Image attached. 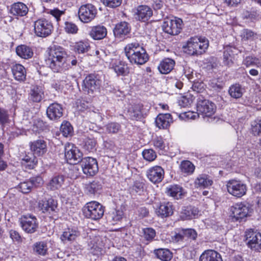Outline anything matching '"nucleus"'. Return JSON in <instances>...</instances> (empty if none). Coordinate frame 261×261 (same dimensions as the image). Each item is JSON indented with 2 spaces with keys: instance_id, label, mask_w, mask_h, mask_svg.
I'll return each instance as SVG.
<instances>
[{
  "instance_id": "obj_58",
  "label": "nucleus",
  "mask_w": 261,
  "mask_h": 261,
  "mask_svg": "<svg viewBox=\"0 0 261 261\" xmlns=\"http://www.w3.org/2000/svg\"><path fill=\"white\" fill-rule=\"evenodd\" d=\"M101 1L104 5L111 8L118 7L122 3V0H101Z\"/></svg>"
},
{
  "instance_id": "obj_9",
  "label": "nucleus",
  "mask_w": 261,
  "mask_h": 261,
  "mask_svg": "<svg viewBox=\"0 0 261 261\" xmlns=\"http://www.w3.org/2000/svg\"><path fill=\"white\" fill-rule=\"evenodd\" d=\"M83 83L84 88H83V94L88 95L90 97H85V98L90 100L94 91L99 88L100 81L94 75L90 74L85 77Z\"/></svg>"
},
{
  "instance_id": "obj_62",
  "label": "nucleus",
  "mask_w": 261,
  "mask_h": 261,
  "mask_svg": "<svg viewBox=\"0 0 261 261\" xmlns=\"http://www.w3.org/2000/svg\"><path fill=\"white\" fill-rule=\"evenodd\" d=\"M184 240L185 237L182 230L172 237V241L174 243L183 242Z\"/></svg>"
},
{
  "instance_id": "obj_33",
  "label": "nucleus",
  "mask_w": 261,
  "mask_h": 261,
  "mask_svg": "<svg viewBox=\"0 0 261 261\" xmlns=\"http://www.w3.org/2000/svg\"><path fill=\"white\" fill-rule=\"evenodd\" d=\"M10 11L14 15L23 16L28 13L29 9L25 4L18 2L12 5Z\"/></svg>"
},
{
  "instance_id": "obj_24",
  "label": "nucleus",
  "mask_w": 261,
  "mask_h": 261,
  "mask_svg": "<svg viewBox=\"0 0 261 261\" xmlns=\"http://www.w3.org/2000/svg\"><path fill=\"white\" fill-rule=\"evenodd\" d=\"M172 121V118L170 114H160L155 119V124L159 128L166 129Z\"/></svg>"
},
{
  "instance_id": "obj_64",
  "label": "nucleus",
  "mask_w": 261,
  "mask_h": 261,
  "mask_svg": "<svg viewBox=\"0 0 261 261\" xmlns=\"http://www.w3.org/2000/svg\"><path fill=\"white\" fill-rule=\"evenodd\" d=\"M95 146V141L92 139H88L85 142V148L88 151H91Z\"/></svg>"
},
{
  "instance_id": "obj_54",
  "label": "nucleus",
  "mask_w": 261,
  "mask_h": 261,
  "mask_svg": "<svg viewBox=\"0 0 261 261\" xmlns=\"http://www.w3.org/2000/svg\"><path fill=\"white\" fill-rule=\"evenodd\" d=\"M256 36V34L248 29H244L241 33V37L243 40H253Z\"/></svg>"
},
{
  "instance_id": "obj_2",
  "label": "nucleus",
  "mask_w": 261,
  "mask_h": 261,
  "mask_svg": "<svg viewBox=\"0 0 261 261\" xmlns=\"http://www.w3.org/2000/svg\"><path fill=\"white\" fill-rule=\"evenodd\" d=\"M209 45L208 40L205 37L191 38L184 46L185 51L189 55H200L204 53Z\"/></svg>"
},
{
  "instance_id": "obj_38",
  "label": "nucleus",
  "mask_w": 261,
  "mask_h": 261,
  "mask_svg": "<svg viewBox=\"0 0 261 261\" xmlns=\"http://www.w3.org/2000/svg\"><path fill=\"white\" fill-rule=\"evenodd\" d=\"M64 181V177L63 175H55L48 182V188L53 191L58 190L62 187Z\"/></svg>"
},
{
  "instance_id": "obj_44",
  "label": "nucleus",
  "mask_w": 261,
  "mask_h": 261,
  "mask_svg": "<svg viewBox=\"0 0 261 261\" xmlns=\"http://www.w3.org/2000/svg\"><path fill=\"white\" fill-rule=\"evenodd\" d=\"M48 129V126L46 123L42 120L38 118L34 120L32 126V130L36 133H40L41 132L45 131Z\"/></svg>"
},
{
  "instance_id": "obj_39",
  "label": "nucleus",
  "mask_w": 261,
  "mask_h": 261,
  "mask_svg": "<svg viewBox=\"0 0 261 261\" xmlns=\"http://www.w3.org/2000/svg\"><path fill=\"white\" fill-rule=\"evenodd\" d=\"M153 252L155 256L163 261H169L172 258V253L168 249L159 248Z\"/></svg>"
},
{
  "instance_id": "obj_59",
  "label": "nucleus",
  "mask_w": 261,
  "mask_h": 261,
  "mask_svg": "<svg viewBox=\"0 0 261 261\" xmlns=\"http://www.w3.org/2000/svg\"><path fill=\"white\" fill-rule=\"evenodd\" d=\"M144 236L147 240H151L155 236V232L151 228H146L144 229Z\"/></svg>"
},
{
  "instance_id": "obj_47",
  "label": "nucleus",
  "mask_w": 261,
  "mask_h": 261,
  "mask_svg": "<svg viewBox=\"0 0 261 261\" xmlns=\"http://www.w3.org/2000/svg\"><path fill=\"white\" fill-rule=\"evenodd\" d=\"M250 133L254 136L261 135V118L251 122Z\"/></svg>"
},
{
  "instance_id": "obj_41",
  "label": "nucleus",
  "mask_w": 261,
  "mask_h": 261,
  "mask_svg": "<svg viewBox=\"0 0 261 261\" xmlns=\"http://www.w3.org/2000/svg\"><path fill=\"white\" fill-rule=\"evenodd\" d=\"M114 71L118 75L125 76L129 72V69L127 65L123 62H116L113 65Z\"/></svg>"
},
{
  "instance_id": "obj_17",
  "label": "nucleus",
  "mask_w": 261,
  "mask_h": 261,
  "mask_svg": "<svg viewBox=\"0 0 261 261\" xmlns=\"http://www.w3.org/2000/svg\"><path fill=\"white\" fill-rule=\"evenodd\" d=\"M30 146L33 153L38 156L44 154L47 151L46 142L42 139L31 142Z\"/></svg>"
},
{
  "instance_id": "obj_28",
  "label": "nucleus",
  "mask_w": 261,
  "mask_h": 261,
  "mask_svg": "<svg viewBox=\"0 0 261 261\" xmlns=\"http://www.w3.org/2000/svg\"><path fill=\"white\" fill-rule=\"evenodd\" d=\"M199 261H222L221 255L214 250L204 251L200 255Z\"/></svg>"
},
{
  "instance_id": "obj_46",
  "label": "nucleus",
  "mask_w": 261,
  "mask_h": 261,
  "mask_svg": "<svg viewBox=\"0 0 261 261\" xmlns=\"http://www.w3.org/2000/svg\"><path fill=\"white\" fill-rule=\"evenodd\" d=\"M244 90L239 84L232 85L229 90L230 95L234 98L241 97L243 93Z\"/></svg>"
},
{
  "instance_id": "obj_12",
  "label": "nucleus",
  "mask_w": 261,
  "mask_h": 261,
  "mask_svg": "<svg viewBox=\"0 0 261 261\" xmlns=\"http://www.w3.org/2000/svg\"><path fill=\"white\" fill-rule=\"evenodd\" d=\"M227 189L228 193L233 196L241 197L246 194V185L240 180L232 179L227 183Z\"/></svg>"
},
{
  "instance_id": "obj_18",
  "label": "nucleus",
  "mask_w": 261,
  "mask_h": 261,
  "mask_svg": "<svg viewBox=\"0 0 261 261\" xmlns=\"http://www.w3.org/2000/svg\"><path fill=\"white\" fill-rule=\"evenodd\" d=\"M152 15L151 9L147 6H139L135 12L136 18L140 21H146Z\"/></svg>"
},
{
  "instance_id": "obj_4",
  "label": "nucleus",
  "mask_w": 261,
  "mask_h": 261,
  "mask_svg": "<svg viewBox=\"0 0 261 261\" xmlns=\"http://www.w3.org/2000/svg\"><path fill=\"white\" fill-rule=\"evenodd\" d=\"M111 243L109 239L105 237L97 236L91 239L89 243L92 253L96 255L102 254L110 248Z\"/></svg>"
},
{
  "instance_id": "obj_49",
  "label": "nucleus",
  "mask_w": 261,
  "mask_h": 261,
  "mask_svg": "<svg viewBox=\"0 0 261 261\" xmlns=\"http://www.w3.org/2000/svg\"><path fill=\"white\" fill-rule=\"evenodd\" d=\"M60 130L64 136L68 137L72 135L73 133V128L69 122L66 121L63 122L61 124Z\"/></svg>"
},
{
  "instance_id": "obj_34",
  "label": "nucleus",
  "mask_w": 261,
  "mask_h": 261,
  "mask_svg": "<svg viewBox=\"0 0 261 261\" xmlns=\"http://www.w3.org/2000/svg\"><path fill=\"white\" fill-rule=\"evenodd\" d=\"M175 65V61L170 58L164 59L158 66L160 72L162 74H167L169 73Z\"/></svg>"
},
{
  "instance_id": "obj_61",
  "label": "nucleus",
  "mask_w": 261,
  "mask_h": 261,
  "mask_svg": "<svg viewBox=\"0 0 261 261\" xmlns=\"http://www.w3.org/2000/svg\"><path fill=\"white\" fill-rule=\"evenodd\" d=\"M200 115L198 112H194L191 111H189L186 113H184L181 115H180V117L182 118H187L188 119H193L194 120L197 118L198 116Z\"/></svg>"
},
{
  "instance_id": "obj_53",
  "label": "nucleus",
  "mask_w": 261,
  "mask_h": 261,
  "mask_svg": "<svg viewBox=\"0 0 261 261\" xmlns=\"http://www.w3.org/2000/svg\"><path fill=\"white\" fill-rule=\"evenodd\" d=\"M143 158L146 161L151 162L156 158L155 152L152 149H145L142 152Z\"/></svg>"
},
{
  "instance_id": "obj_7",
  "label": "nucleus",
  "mask_w": 261,
  "mask_h": 261,
  "mask_svg": "<svg viewBox=\"0 0 261 261\" xmlns=\"http://www.w3.org/2000/svg\"><path fill=\"white\" fill-rule=\"evenodd\" d=\"M216 107L212 101L199 97L197 99V111L204 117H210L215 112Z\"/></svg>"
},
{
  "instance_id": "obj_52",
  "label": "nucleus",
  "mask_w": 261,
  "mask_h": 261,
  "mask_svg": "<svg viewBox=\"0 0 261 261\" xmlns=\"http://www.w3.org/2000/svg\"><path fill=\"white\" fill-rule=\"evenodd\" d=\"M152 143L157 149L164 150L166 147L163 139L161 136H156L153 138Z\"/></svg>"
},
{
  "instance_id": "obj_19",
  "label": "nucleus",
  "mask_w": 261,
  "mask_h": 261,
  "mask_svg": "<svg viewBox=\"0 0 261 261\" xmlns=\"http://www.w3.org/2000/svg\"><path fill=\"white\" fill-rule=\"evenodd\" d=\"M130 30L129 24L126 21H122L115 25L113 32L115 37L120 39L128 35Z\"/></svg>"
},
{
  "instance_id": "obj_10",
  "label": "nucleus",
  "mask_w": 261,
  "mask_h": 261,
  "mask_svg": "<svg viewBox=\"0 0 261 261\" xmlns=\"http://www.w3.org/2000/svg\"><path fill=\"white\" fill-rule=\"evenodd\" d=\"M182 23L181 19L179 18H166L163 23L162 29L168 34L176 35L180 32Z\"/></svg>"
},
{
  "instance_id": "obj_14",
  "label": "nucleus",
  "mask_w": 261,
  "mask_h": 261,
  "mask_svg": "<svg viewBox=\"0 0 261 261\" xmlns=\"http://www.w3.org/2000/svg\"><path fill=\"white\" fill-rule=\"evenodd\" d=\"M83 172L87 176H92L98 171L96 160L92 158L87 157L83 159Z\"/></svg>"
},
{
  "instance_id": "obj_55",
  "label": "nucleus",
  "mask_w": 261,
  "mask_h": 261,
  "mask_svg": "<svg viewBox=\"0 0 261 261\" xmlns=\"http://www.w3.org/2000/svg\"><path fill=\"white\" fill-rule=\"evenodd\" d=\"M183 232L185 239H191L193 240H195L197 237V233L196 231L192 228H188L185 229H182Z\"/></svg>"
},
{
  "instance_id": "obj_15",
  "label": "nucleus",
  "mask_w": 261,
  "mask_h": 261,
  "mask_svg": "<svg viewBox=\"0 0 261 261\" xmlns=\"http://www.w3.org/2000/svg\"><path fill=\"white\" fill-rule=\"evenodd\" d=\"M148 179L153 183L160 182L164 176V170L160 166H155L149 169L147 171Z\"/></svg>"
},
{
  "instance_id": "obj_40",
  "label": "nucleus",
  "mask_w": 261,
  "mask_h": 261,
  "mask_svg": "<svg viewBox=\"0 0 261 261\" xmlns=\"http://www.w3.org/2000/svg\"><path fill=\"white\" fill-rule=\"evenodd\" d=\"M141 46L137 42H130L126 45L124 48V51L125 56L127 59L130 57H133L136 51L141 49Z\"/></svg>"
},
{
  "instance_id": "obj_22",
  "label": "nucleus",
  "mask_w": 261,
  "mask_h": 261,
  "mask_svg": "<svg viewBox=\"0 0 261 261\" xmlns=\"http://www.w3.org/2000/svg\"><path fill=\"white\" fill-rule=\"evenodd\" d=\"M96 9L91 4L83 5V23H88L95 17Z\"/></svg>"
},
{
  "instance_id": "obj_25",
  "label": "nucleus",
  "mask_w": 261,
  "mask_h": 261,
  "mask_svg": "<svg viewBox=\"0 0 261 261\" xmlns=\"http://www.w3.org/2000/svg\"><path fill=\"white\" fill-rule=\"evenodd\" d=\"M39 207L43 213L48 212L50 213L55 212L57 207V202L53 198L48 200H42L38 203Z\"/></svg>"
},
{
  "instance_id": "obj_36",
  "label": "nucleus",
  "mask_w": 261,
  "mask_h": 261,
  "mask_svg": "<svg viewBox=\"0 0 261 261\" xmlns=\"http://www.w3.org/2000/svg\"><path fill=\"white\" fill-rule=\"evenodd\" d=\"M80 235V232L70 228H67L63 231L62 234L61 236L60 239L63 243H65L67 242L74 241L76 238Z\"/></svg>"
},
{
  "instance_id": "obj_42",
  "label": "nucleus",
  "mask_w": 261,
  "mask_h": 261,
  "mask_svg": "<svg viewBox=\"0 0 261 261\" xmlns=\"http://www.w3.org/2000/svg\"><path fill=\"white\" fill-rule=\"evenodd\" d=\"M233 49H234V48L227 46L225 48L224 51L223 62L225 65L228 66H231L233 63L234 55Z\"/></svg>"
},
{
  "instance_id": "obj_11",
  "label": "nucleus",
  "mask_w": 261,
  "mask_h": 261,
  "mask_svg": "<svg viewBox=\"0 0 261 261\" xmlns=\"http://www.w3.org/2000/svg\"><path fill=\"white\" fill-rule=\"evenodd\" d=\"M65 157L70 164H77L82 162V153L73 144L67 143L65 146Z\"/></svg>"
},
{
  "instance_id": "obj_30",
  "label": "nucleus",
  "mask_w": 261,
  "mask_h": 261,
  "mask_svg": "<svg viewBox=\"0 0 261 261\" xmlns=\"http://www.w3.org/2000/svg\"><path fill=\"white\" fill-rule=\"evenodd\" d=\"M43 96L44 91L41 87L36 85L31 87L29 97L32 101L39 102L41 101Z\"/></svg>"
},
{
  "instance_id": "obj_20",
  "label": "nucleus",
  "mask_w": 261,
  "mask_h": 261,
  "mask_svg": "<svg viewBox=\"0 0 261 261\" xmlns=\"http://www.w3.org/2000/svg\"><path fill=\"white\" fill-rule=\"evenodd\" d=\"M42 179L40 177L33 178L30 180H27L20 183L19 188L20 191L23 193H29L33 186H38L42 183Z\"/></svg>"
},
{
  "instance_id": "obj_50",
  "label": "nucleus",
  "mask_w": 261,
  "mask_h": 261,
  "mask_svg": "<svg viewBox=\"0 0 261 261\" xmlns=\"http://www.w3.org/2000/svg\"><path fill=\"white\" fill-rule=\"evenodd\" d=\"M34 251L39 255H44L47 250L46 244L44 242H37L34 245Z\"/></svg>"
},
{
  "instance_id": "obj_23",
  "label": "nucleus",
  "mask_w": 261,
  "mask_h": 261,
  "mask_svg": "<svg viewBox=\"0 0 261 261\" xmlns=\"http://www.w3.org/2000/svg\"><path fill=\"white\" fill-rule=\"evenodd\" d=\"M89 36L94 40H101L107 35V30L103 25H97L91 28L89 32Z\"/></svg>"
},
{
  "instance_id": "obj_6",
  "label": "nucleus",
  "mask_w": 261,
  "mask_h": 261,
  "mask_svg": "<svg viewBox=\"0 0 261 261\" xmlns=\"http://www.w3.org/2000/svg\"><path fill=\"white\" fill-rule=\"evenodd\" d=\"M34 32L40 37L49 36L53 29L52 23L45 18H40L34 22Z\"/></svg>"
},
{
  "instance_id": "obj_51",
  "label": "nucleus",
  "mask_w": 261,
  "mask_h": 261,
  "mask_svg": "<svg viewBox=\"0 0 261 261\" xmlns=\"http://www.w3.org/2000/svg\"><path fill=\"white\" fill-rule=\"evenodd\" d=\"M244 63L247 66H254L257 67H261L260 60L252 56L247 57L244 60Z\"/></svg>"
},
{
  "instance_id": "obj_35",
  "label": "nucleus",
  "mask_w": 261,
  "mask_h": 261,
  "mask_svg": "<svg viewBox=\"0 0 261 261\" xmlns=\"http://www.w3.org/2000/svg\"><path fill=\"white\" fill-rule=\"evenodd\" d=\"M16 52L18 56L25 59L31 58L34 54L32 49L30 47L24 45L17 46Z\"/></svg>"
},
{
  "instance_id": "obj_37",
  "label": "nucleus",
  "mask_w": 261,
  "mask_h": 261,
  "mask_svg": "<svg viewBox=\"0 0 261 261\" xmlns=\"http://www.w3.org/2000/svg\"><path fill=\"white\" fill-rule=\"evenodd\" d=\"M141 104H135L130 107L128 110V113L130 118L132 120H139L142 117Z\"/></svg>"
},
{
  "instance_id": "obj_48",
  "label": "nucleus",
  "mask_w": 261,
  "mask_h": 261,
  "mask_svg": "<svg viewBox=\"0 0 261 261\" xmlns=\"http://www.w3.org/2000/svg\"><path fill=\"white\" fill-rule=\"evenodd\" d=\"M101 188V185L98 181H93L92 182L86 185L85 189L89 194H94L98 192Z\"/></svg>"
},
{
  "instance_id": "obj_31",
  "label": "nucleus",
  "mask_w": 261,
  "mask_h": 261,
  "mask_svg": "<svg viewBox=\"0 0 261 261\" xmlns=\"http://www.w3.org/2000/svg\"><path fill=\"white\" fill-rule=\"evenodd\" d=\"M12 72L14 79L19 82H23L26 79V70L21 64H17L12 67Z\"/></svg>"
},
{
  "instance_id": "obj_8",
  "label": "nucleus",
  "mask_w": 261,
  "mask_h": 261,
  "mask_svg": "<svg viewBox=\"0 0 261 261\" xmlns=\"http://www.w3.org/2000/svg\"><path fill=\"white\" fill-rule=\"evenodd\" d=\"M245 240L249 248L252 250L258 251L261 249V233L248 229L245 231Z\"/></svg>"
},
{
  "instance_id": "obj_45",
  "label": "nucleus",
  "mask_w": 261,
  "mask_h": 261,
  "mask_svg": "<svg viewBox=\"0 0 261 261\" xmlns=\"http://www.w3.org/2000/svg\"><path fill=\"white\" fill-rule=\"evenodd\" d=\"M180 169L182 173L191 174L194 172L195 166L190 161H184L180 163Z\"/></svg>"
},
{
  "instance_id": "obj_1",
  "label": "nucleus",
  "mask_w": 261,
  "mask_h": 261,
  "mask_svg": "<svg viewBox=\"0 0 261 261\" xmlns=\"http://www.w3.org/2000/svg\"><path fill=\"white\" fill-rule=\"evenodd\" d=\"M46 64L54 72H63L70 68V63L74 66L77 63L76 59L71 60L65 50L61 46H55L49 50Z\"/></svg>"
},
{
  "instance_id": "obj_57",
  "label": "nucleus",
  "mask_w": 261,
  "mask_h": 261,
  "mask_svg": "<svg viewBox=\"0 0 261 261\" xmlns=\"http://www.w3.org/2000/svg\"><path fill=\"white\" fill-rule=\"evenodd\" d=\"M120 128L119 124L115 122H111L106 125V129L109 133H117Z\"/></svg>"
},
{
  "instance_id": "obj_63",
  "label": "nucleus",
  "mask_w": 261,
  "mask_h": 261,
  "mask_svg": "<svg viewBox=\"0 0 261 261\" xmlns=\"http://www.w3.org/2000/svg\"><path fill=\"white\" fill-rule=\"evenodd\" d=\"M192 99L188 98L187 96H182L179 100L178 103L179 106L182 107H187L191 105Z\"/></svg>"
},
{
  "instance_id": "obj_21",
  "label": "nucleus",
  "mask_w": 261,
  "mask_h": 261,
  "mask_svg": "<svg viewBox=\"0 0 261 261\" xmlns=\"http://www.w3.org/2000/svg\"><path fill=\"white\" fill-rule=\"evenodd\" d=\"M133 56V57H130L128 60L132 63L137 65L144 64L148 60V57L146 50L142 46L141 49L138 50Z\"/></svg>"
},
{
  "instance_id": "obj_43",
  "label": "nucleus",
  "mask_w": 261,
  "mask_h": 261,
  "mask_svg": "<svg viewBox=\"0 0 261 261\" xmlns=\"http://www.w3.org/2000/svg\"><path fill=\"white\" fill-rule=\"evenodd\" d=\"M123 216V212L121 210H113L109 212L108 218L113 224L120 221Z\"/></svg>"
},
{
  "instance_id": "obj_13",
  "label": "nucleus",
  "mask_w": 261,
  "mask_h": 261,
  "mask_svg": "<svg viewBox=\"0 0 261 261\" xmlns=\"http://www.w3.org/2000/svg\"><path fill=\"white\" fill-rule=\"evenodd\" d=\"M21 226L27 233L35 232L38 227V222L35 216L33 215L23 216L20 219Z\"/></svg>"
},
{
  "instance_id": "obj_32",
  "label": "nucleus",
  "mask_w": 261,
  "mask_h": 261,
  "mask_svg": "<svg viewBox=\"0 0 261 261\" xmlns=\"http://www.w3.org/2000/svg\"><path fill=\"white\" fill-rule=\"evenodd\" d=\"M165 192L168 195L177 199L181 198L184 194L182 188L176 185L167 187Z\"/></svg>"
},
{
  "instance_id": "obj_16",
  "label": "nucleus",
  "mask_w": 261,
  "mask_h": 261,
  "mask_svg": "<svg viewBox=\"0 0 261 261\" xmlns=\"http://www.w3.org/2000/svg\"><path fill=\"white\" fill-rule=\"evenodd\" d=\"M63 108L58 103L50 104L46 110L48 118L51 120H57L63 116Z\"/></svg>"
},
{
  "instance_id": "obj_5",
  "label": "nucleus",
  "mask_w": 261,
  "mask_h": 261,
  "mask_svg": "<svg viewBox=\"0 0 261 261\" xmlns=\"http://www.w3.org/2000/svg\"><path fill=\"white\" fill-rule=\"evenodd\" d=\"M231 216L237 221H242L250 217L253 212L251 205L248 203L240 202L236 203L231 208Z\"/></svg>"
},
{
  "instance_id": "obj_27",
  "label": "nucleus",
  "mask_w": 261,
  "mask_h": 261,
  "mask_svg": "<svg viewBox=\"0 0 261 261\" xmlns=\"http://www.w3.org/2000/svg\"><path fill=\"white\" fill-rule=\"evenodd\" d=\"M199 211L196 207L192 206L184 207L180 213L181 220H190L195 218L198 215Z\"/></svg>"
},
{
  "instance_id": "obj_26",
  "label": "nucleus",
  "mask_w": 261,
  "mask_h": 261,
  "mask_svg": "<svg viewBox=\"0 0 261 261\" xmlns=\"http://www.w3.org/2000/svg\"><path fill=\"white\" fill-rule=\"evenodd\" d=\"M213 180L206 174H201L196 177L194 181V186L196 188H207L212 185Z\"/></svg>"
},
{
  "instance_id": "obj_60",
  "label": "nucleus",
  "mask_w": 261,
  "mask_h": 261,
  "mask_svg": "<svg viewBox=\"0 0 261 261\" xmlns=\"http://www.w3.org/2000/svg\"><path fill=\"white\" fill-rule=\"evenodd\" d=\"M65 30L66 32L68 33H76L78 30V28L76 25L71 22H65Z\"/></svg>"
},
{
  "instance_id": "obj_29",
  "label": "nucleus",
  "mask_w": 261,
  "mask_h": 261,
  "mask_svg": "<svg viewBox=\"0 0 261 261\" xmlns=\"http://www.w3.org/2000/svg\"><path fill=\"white\" fill-rule=\"evenodd\" d=\"M173 213V206L171 202H164L156 210V214L162 218L168 217Z\"/></svg>"
},
{
  "instance_id": "obj_3",
  "label": "nucleus",
  "mask_w": 261,
  "mask_h": 261,
  "mask_svg": "<svg viewBox=\"0 0 261 261\" xmlns=\"http://www.w3.org/2000/svg\"><path fill=\"white\" fill-rule=\"evenodd\" d=\"M84 216L93 220L100 219L104 214V208L98 202L93 201L87 203L83 209Z\"/></svg>"
},
{
  "instance_id": "obj_56",
  "label": "nucleus",
  "mask_w": 261,
  "mask_h": 261,
  "mask_svg": "<svg viewBox=\"0 0 261 261\" xmlns=\"http://www.w3.org/2000/svg\"><path fill=\"white\" fill-rule=\"evenodd\" d=\"M9 114L4 109L0 108V124L4 125L9 122Z\"/></svg>"
}]
</instances>
